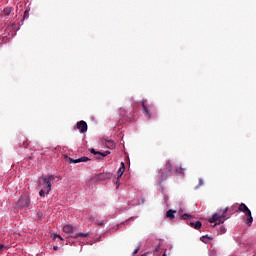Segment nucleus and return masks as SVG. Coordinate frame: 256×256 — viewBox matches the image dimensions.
I'll return each instance as SVG.
<instances>
[{
	"label": "nucleus",
	"mask_w": 256,
	"mask_h": 256,
	"mask_svg": "<svg viewBox=\"0 0 256 256\" xmlns=\"http://www.w3.org/2000/svg\"><path fill=\"white\" fill-rule=\"evenodd\" d=\"M227 211H228V207L222 210H219L218 212L214 213L211 218L208 219L209 223L211 224L215 223L214 225H212L213 228H215V226L217 225H221L225 223Z\"/></svg>",
	"instance_id": "nucleus-1"
},
{
	"label": "nucleus",
	"mask_w": 256,
	"mask_h": 256,
	"mask_svg": "<svg viewBox=\"0 0 256 256\" xmlns=\"http://www.w3.org/2000/svg\"><path fill=\"white\" fill-rule=\"evenodd\" d=\"M56 180L55 175H48L45 177H42V182H40V185L43 187V190L46 191V195H49L52 191V184Z\"/></svg>",
	"instance_id": "nucleus-2"
},
{
	"label": "nucleus",
	"mask_w": 256,
	"mask_h": 256,
	"mask_svg": "<svg viewBox=\"0 0 256 256\" xmlns=\"http://www.w3.org/2000/svg\"><path fill=\"white\" fill-rule=\"evenodd\" d=\"M30 204H31V199L29 195L24 194L18 199L16 206L20 209H24V208H28Z\"/></svg>",
	"instance_id": "nucleus-3"
},
{
	"label": "nucleus",
	"mask_w": 256,
	"mask_h": 256,
	"mask_svg": "<svg viewBox=\"0 0 256 256\" xmlns=\"http://www.w3.org/2000/svg\"><path fill=\"white\" fill-rule=\"evenodd\" d=\"M13 15H14L13 7H5L1 12V16L7 17V19H9L10 17H13Z\"/></svg>",
	"instance_id": "nucleus-4"
},
{
	"label": "nucleus",
	"mask_w": 256,
	"mask_h": 256,
	"mask_svg": "<svg viewBox=\"0 0 256 256\" xmlns=\"http://www.w3.org/2000/svg\"><path fill=\"white\" fill-rule=\"evenodd\" d=\"M77 129L81 132V133H85L88 130V126L87 123L85 121H79L76 124Z\"/></svg>",
	"instance_id": "nucleus-5"
},
{
	"label": "nucleus",
	"mask_w": 256,
	"mask_h": 256,
	"mask_svg": "<svg viewBox=\"0 0 256 256\" xmlns=\"http://www.w3.org/2000/svg\"><path fill=\"white\" fill-rule=\"evenodd\" d=\"M66 159H68L69 163H86V161H90V159L86 156L81 157L79 159H73V158H69V156H65Z\"/></svg>",
	"instance_id": "nucleus-6"
},
{
	"label": "nucleus",
	"mask_w": 256,
	"mask_h": 256,
	"mask_svg": "<svg viewBox=\"0 0 256 256\" xmlns=\"http://www.w3.org/2000/svg\"><path fill=\"white\" fill-rule=\"evenodd\" d=\"M245 217L247 220L246 224L250 227L253 223V216L250 209L245 213Z\"/></svg>",
	"instance_id": "nucleus-7"
},
{
	"label": "nucleus",
	"mask_w": 256,
	"mask_h": 256,
	"mask_svg": "<svg viewBox=\"0 0 256 256\" xmlns=\"http://www.w3.org/2000/svg\"><path fill=\"white\" fill-rule=\"evenodd\" d=\"M63 232L66 234H72L74 232V227L71 224H66L63 227Z\"/></svg>",
	"instance_id": "nucleus-8"
},
{
	"label": "nucleus",
	"mask_w": 256,
	"mask_h": 256,
	"mask_svg": "<svg viewBox=\"0 0 256 256\" xmlns=\"http://www.w3.org/2000/svg\"><path fill=\"white\" fill-rule=\"evenodd\" d=\"M190 226L196 230H200L203 226L201 221L190 222Z\"/></svg>",
	"instance_id": "nucleus-9"
},
{
	"label": "nucleus",
	"mask_w": 256,
	"mask_h": 256,
	"mask_svg": "<svg viewBox=\"0 0 256 256\" xmlns=\"http://www.w3.org/2000/svg\"><path fill=\"white\" fill-rule=\"evenodd\" d=\"M176 213H177L176 210L169 209V210L166 212V217H167L168 219L173 220V219H175V214H176Z\"/></svg>",
	"instance_id": "nucleus-10"
},
{
	"label": "nucleus",
	"mask_w": 256,
	"mask_h": 256,
	"mask_svg": "<svg viewBox=\"0 0 256 256\" xmlns=\"http://www.w3.org/2000/svg\"><path fill=\"white\" fill-rule=\"evenodd\" d=\"M250 210L245 203H241L238 207L237 212L247 213V211Z\"/></svg>",
	"instance_id": "nucleus-11"
},
{
	"label": "nucleus",
	"mask_w": 256,
	"mask_h": 256,
	"mask_svg": "<svg viewBox=\"0 0 256 256\" xmlns=\"http://www.w3.org/2000/svg\"><path fill=\"white\" fill-rule=\"evenodd\" d=\"M250 210L245 203H241L238 207L237 212L247 213V211Z\"/></svg>",
	"instance_id": "nucleus-12"
},
{
	"label": "nucleus",
	"mask_w": 256,
	"mask_h": 256,
	"mask_svg": "<svg viewBox=\"0 0 256 256\" xmlns=\"http://www.w3.org/2000/svg\"><path fill=\"white\" fill-rule=\"evenodd\" d=\"M142 108H144V116L148 117V120L151 119V114L149 112V109L145 105V101H142Z\"/></svg>",
	"instance_id": "nucleus-13"
},
{
	"label": "nucleus",
	"mask_w": 256,
	"mask_h": 256,
	"mask_svg": "<svg viewBox=\"0 0 256 256\" xmlns=\"http://www.w3.org/2000/svg\"><path fill=\"white\" fill-rule=\"evenodd\" d=\"M171 175V173H168L167 171L162 173L159 177V182L162 183L168 179V177Z\"/></svg>",
	"instance_id": "nucleus-14"
},
{
	"label": "nucleus",
	"mask_w": 256,
	"mask_h": 256,
	"mask_svg": "<svg viewBox=\"0 0 256 256\" xmlns=\"http://www.w3.org/2000/svg\"><path fill=\"white\" fill-rule=\"evenodd\" d=\"M89 236V233L79 232L76 233L75 236H69V238L77 239L79 237L87 238Z\"/></svg>",
	"instance_id": "nucleus-15"
},
{
	"label": "nucleus",
	"mask_w": 256,
	"mask_h": 256,
	"mask_svg": "<svg viewBox=\"0 0 256 256\" xmlns=\"http://www.w3.org/2000/svg\"><path fill=\"white\" fill-rule=\"evenodd\" d=\"M182 213H183V210H179V215H181L182 220H188V219L192 218V216L190 214H188V213L182 214Z\"/></svg>",
	"instance_id": "nucleus-16"
},
{
	"label": "nucleus",
	"mask_w": 256,
	"mask_h": 256,
	"mask_svg": "<svg viewBox=\"0 0 256 256\" xmlns=\"http://www.w3.org/2000/svg\"><path fill=\"white\" fill-rule=\"evenodd\" d=\"M121 165H122V167L117 172L118 178H121L123 176V174H124V171H125V164H124V162H122Z\"/></svg>",
	"instance_id": "nucleus-17"
},
{
	"label": "nucleus",
	"mask_w": 256,
	"mask_h": 256,
	"mask_svg": "<svg viewBox=\"0 0 256 256\" xmlns=\"http://www.w3.org/2000/svg\"><path fill=\"white\" fill-rule=\"evenodd\" d=\"M165 169L167 171L168 174H171L172 173V164H171V161H167L166 164H165Z\"/></svg>",
	"instance_id": "nucleus-18"
},
{
	"label": "nucleus",
	"mask_w": 256,
	"mask_h": 256,
	"mask_svg": "<svg viewBox=\"0 0 256 256\" xmlns=\"http://www.w3.org/2000/svg\"><path fill=\"white\" fill-rule=\"evenodd\" d=\"M107 147H109L110 149L115 148V143L111 140L107 141Z\"/></svg>",
	"instance_id": "nucleus-19"
},
{
	"label": "nucleus",
	"mask_w": 256,
	"mask_h": 256,
	"mask_svg": "<svg viewBox=\"0 0 256 256\" xmlns=\"http://www.w3.org/2000/svg\"><path fill=\"white\" fill-rule=\"evenodd\" d=\"M45 194H47V191H46V190L41 189V190L39 191V196H40V197L44 198V197H45Z\"/></svg>",
	"instance_id": "nucleus-20"
},
{
	"label": "nucleus",
	"mask_w": 256,
	"mask_h": 256,
	"mask_svg": "<svg viewBox=\"0 0 256 256\" xmlns=\"http://www.w3.org/2000/svg\"><path fill=\"white\" fill-rule=\"evenodd\" d=\"M110 153H111L110 151H105V152L98 153V155H102L103 157H105V156H107Z\"/></svg>",
	"instance_id": "nucleus-21"
},
{
	"label": "nucleus",
	"mask_w": 256,
	"mask_h": 256,
	"mask_svg": "<svg viewBox=\"0 0 256 256\" xmlns=\"http://www.w3.org/2000/svg\"><path fill=\"white\" fill-rule=\"evenodd\" d=\"M205 239L213 240V238H210V236L206 235V236H202L201 241L205 242Z\"/></svg>",
	"instance_id": "nucleus-22"
},
{
	"label": "nucleus",
	"mask_w": 256,
	"mask_h": 256,
	"mask_svg": "<svg viewBox=\"0 0 256 256\" xmlns=\"http://www.w3.org/2000/svg\"><path fill=\"white\" fill-rule=\"evenodd\" d=\"M24 19H27L29 17V10H25L23 14Z\"/></svg>",
	"instance_id": "nucleus-23"
},
{
	"label": "nucleus",
	"mask_w": 256,
	"mask_h": 256,
	"mask_svg": "<svg viewBox=\"0 0 256 256\" xmlns=\"http://www.w3.org/2000/svg\"><path fill=\"white\" fill-rule=\"evenodd\" d=\"M90 152L93 153L94 155H97V154L100 153V151H96L94 148H92V149L90 150Z\"/></svg>",
	"instance_id": "nucleus-24"
},
{
	"label": "nucleus",
	"mask_w": 256,
	"mask_h": 256,
	"mask_svg": "<svg viewBox=\"0 0 256 256\" xmlns=\"http://www.w3.org/2000/svg\"><path fill=\"white\" fill-rule=\"evenodd\" d=\"M60 239L61 241H63V238L61 236H59V234H54L53 239Z\"/></svg>",
	"instance_id": "nucleus-25"
},
{
	"label": "nucleus",
	"mask_w": 256,
	"mask_h": 256,
	"mask_svg": "<svg viewBox=\"0 0 256 256\" xmlns=\"http://www.w3.org/2000/svg\"><path fill=\"white\" fill-rule=\"evenodd\" d=\"M220 232H221V233H225V232H226L225 226H221V227H220Z\"/></svg>",
	"instance_id": "nucleus-26"
},
{
	"label": "nucleus",
	"mask_w": 256,
	"mask_h": 256,
	"mask_svg": "<svg viewBox=\"0 0 256 256\" xmlns=\"http://www.w3.org/2000/svg\"><path fill=\"white\" fill-rule=\"evenodd\" d=\"M97 225H98V226H103V225H104V221H103V220L98 221V222H97Z\"/></svg>",
	"instance_id": "nucleus-27"
},
{
	"label": "nucleus",
	"mask_w": 256,
	"mask_h": 256,
	"mask_svg": "<svg viewBox=\"0 0 256 256\" xmlns=\"http://www.w3.org/2000/svg\"><path fill=\"white\" fill-rule=\"evenodd\" d=\"M203 185H204L203 179H199V186H203Z\"/></svg>",
	"instance_id": "nucleus-28"
},
{
	"label": "nucleus",
	"mask_w": 256,
	"mask_h": 256,
	"mask_svg": "<svg viewBox=\"0 0 256 256\" xmlns=\"http://www.w3.org/2000/svg\"><path fill=\"white\" fill-rule=\"evenodd\" d=\"M139 251H140V248H136V249L134 250V255L138 254Z\"/></svg>",
	"instance_id": "nucleus-29"
},
{
	"label": "nucleus",
	"mask_w": 256,
	"mask_h": 256,
	"mask_svg": "<svg viewBox=\"0 0 256 256\" xmlns=\"http://www.w3.org/2000/svg\"><path fill=\"white\" fill-rule=\"evenodd\" d=\"M5 248L4 244H0V251H2Z\"/></svg>",
	"instance_id": "nucleus-30"
},
{
	"label": "nucleus",
	"mask_w": 256,
	"mask_h": 256,
	"mask_svg": "<svg viewBox=\"0 0 256 256\" xmlns=\"http://www.w3.org/2000/svg\"><path fill=\"white\" fill-rule=\"evenodd\" d=\"M23 145H24V148H27L28 147V141H26V143H23Z\"/></svg>",
	"instance_id": "nucleus-31"
},
{
	"label": "nucleus",
	"mask_w": 256,
	"mask_h": 256,
	"mask_svg": "<svg viewBox=\"0 0 256 256\" xmlns=\"http://www.w3.org/2000/svg\"><path fill=\"white\" fill-rule=\"evenodd\" d=\"M147 254H149V253H146V254H144V255H142V256H147ZM162 256H167V254H166V253H163Z\"/></svg>",
	"instance_id": "nucleus-32"
},
{
	"label": "nucleus",
	"mask_w": 256,
	"mask_h": 256,
	"mask_svg": "<svg viewBox=\"0 0 256 256\" xmlns=\"http://www.w3.org/2000/svg\"><path fill=\"white\" fill-rule=\"evenodd\" d=\"M160 248H155V252H159Z\"/></svg>",
	"instance_id": "nucleus-33"
},
{
	"label": "nucleus",
	"mask_w": 256,
	"mask_h": 256,
	"mask_svg": "<svg viewBox=\"0 0 256 256\" xmlns=\"http://www.w3.org/2000/svg\"><path fill=\"white\" fill-rule=\"evenodd\" d=\"M54 250H56V251H57V250H58V246H54Z\"/></svg>",
	"instance_id": "nucleus-34"
}]
</instances>
